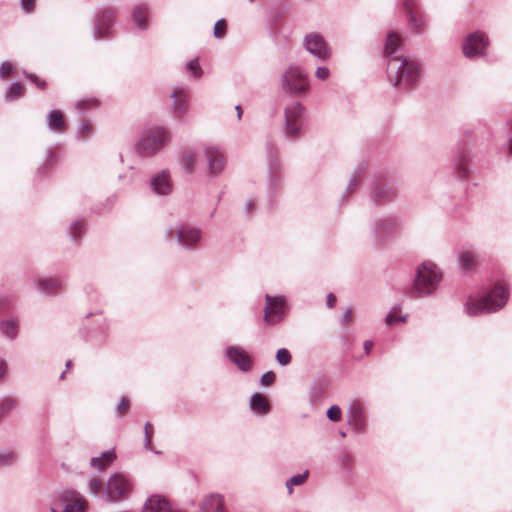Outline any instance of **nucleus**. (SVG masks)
Masks as SVG:
<instances>
[{"label":"nucleus","instance_id":"nucleus-59","mask_svg":"<svg viewBox=\"0 0 512 512\" xmlns=\"http://www.w3.org/2000/svg\"><path fill=\"white\" fill-rule=\"evenodd\" d=\"M78 128H83V129L92 128V124L88 120H82L79 123V127Z\"/></svg>","mask_w":512,"mask_h":512},{"label":"nucleus","instance_id":"nucleus-24","mask_svg":"<svg viewBox=\"0 0 512 512\" xmlns=\"http://www.w3.org/2000/svg\"><path fill=\"white\" fill-rule=\"evenodd\" d=\"M249 405L251 410L259 415H266L270 410V404L267 398L259 392L251 396Z\"/></svg>","mask_w":512,"mask_h":512},{"label":"nucleus","instance_id":"nucleus-39","mask_svg":"<svg viewBox=\"0 0 512 512\" xmlns=\"http://www.w3.org/2000/svg\"><path fill=\"white\" fill-rule=\"evenodd\" d=\"M291 354L288 349L281 348L276 353V360L281 366H286L291 362Z\"/></svg>","mask_w":512,"mask_h":512},{"label":"nucleus","instance_id":"nucleus-37","mask_svg":"<svg viewBox=\"0 0 512 512\" xmlns=\"http://www.w3.org/2000/svg\"><path fill=\"white\" fill-rule=\"evenodd\" d=\"M227 23L225 19H219L214 24L213 35L217 39H222L226 35Z\"/></svg>","mask_w":512,"mask_h":512},{"label":"nucleus","instance_id":"nucleus-19","mask_svg":"<svg viewBox=\"0 0 512 512\" xmlns=\"http://www.w3.org/2000/svg\"><path fill=\"white\" fill-rule=\"evenodd\" d=\"M173 100V111L181 115L187 111L190 102L189 90L183 86H176L170 95Z\"/></svg>","mask_w":512,"mask_h":512},{"label":"nucleus","instance_id":"nucleus-43","mask_svg":"<svg viewBox=\"0 0 512 512\" xmlns=\"http://www.w3.org/2000/svg\"><path fill=\"white\" fill-rule=\"evenodd\" d=\"M342 411L341 408L337 405H332L327 411V417L329 420L333 422H338L341 420Z\"/></svg>","mask_w":512,"mask_h":512},{"label":"nucleus","instance_id":"nucleus-12","mask_svg":"<svg viewBox=\"0 0 512 512\" xmlns=\"http://www.w3.org/2000/svg\"><path fill=\"white\" fill-rule=\"evenodd\" d=\"M167 236L176 237L185 248H193L201 238V230L188 224H178L167 230Z\"/></svg>","mask_w":512,"mask_h":512},{"label":"nucleus","instance_id":"nucleus-61","mask_svg":"<svg viewBox=\"0 0 512 512\" xmlns=\"http://www.w3.org/2000/svg\"><path fill=\"white\" fill-rule=\"evenodd\" d=\"M90 131H91V130H85V129L80 130V131L78 132V134H77V138H79V139L83 138V137H84V134H85L86 132H90Z\"/></svg>","mask_w":512,"mask_h":512},{"label":"nucleus","instance_id":"nucleus-10","mask_svg":"<svg viewBox=\"0 0 512 512\" xmlns=\"http://www.w3.org/2000/svg\"><path fill=\"white\" fill-rule=\"evenodd\" d=\"M402 10L404 11L410 28L417 34L425 31L427 26V16L419 7L418 0H403Z\"/></svg>","mask_w":512,"mask_h":512},{"label":"nucleus","instance_id":"nucleus-25","mask_svg":"<svg viewBox=\"0 0 512 512\" xmlns=\"http://www.w3.org/2000/svg\"><path fill=\"white\" fill-rule=\"evenodd\" d=\"M148 6L146 4H137L132 12V19L140 30L148 29Z\"/></svg>","mask_w":512,"mask_h":512},{"label":"nucleus","instance_id":"nucleus-23","mask_svg":"<svg viewBox=\"0 0 512 512\" xmlns=\"http://www.w3.org/2000/svg\"><path fill=\"white\" fill-rule=\"evenodd\" d=\"M181 168L188 174L194 172L197 166V154L192 149H184L179 156Z\"/></svg>","mask_w":512,"mask_h":512},{"label":"nucleus","instance_id":"nucleus-4","mask_svg":"<svg viewBox=\"0 0 512 512\" xmlns=\"http://www.w3.org/2000/svg\"><path fill=\"white\" fill-rule=\"evenodd\" d=\"M441 279L439 268L432 262H424L417 269L415 290L420 295H430L437 289Z\"/></svg>","mask_w":512,"mask_h":512},{"label":"nucleus","instance_id":"nucleus-26","mask_svg":"<svg viewBox=\"0 0 512 512\" xmlns=\"http://www.w3.org/2000/svg\"><path fill=\"white\" fill-rule=\"evenodd\" d=\"M41 293H51L62 288L63 283L58 278H39L35 281Z\"/></svg>","mask_w":512,"mask_h":512},{"label":"nucleus","instance_id":"nucleus-1","mask_svg":"<svg viewBox=\"0 0 512 512\" xmlns=\"http://www.w3.org/2000/svg\"><path fill=\"white\" fill-rule=\"evenodd\" d=\"M400 48V36L395 32L388 33L384 53L389 81L399 90L411 91L418 86L421 76L420 66L416 61L398 54Z\"/></svg>","mask_w":512,"mask_h":512},{"label":"nucleus","instance_id":"nucleus-36","mask_svg":"<svg viewBox=\"0 0 512 512\" xmlns=\"http://www.w3.org/2000/svg\"><path fill=\"white\" fill-rule=\"evenodd\" d=\"M16 459L14 451L9 449H0V467L11 465Z\"/></svg>","mask_w":512,"mask_h":512},{"label":"nucleus","instance_id":"nucleus-51","mask_svg":"<svg viewBox=\"0 0 512 512\" xmlns=\"http://www.w3.org/2000/svg\"><path fill=\"white\" fill-rule=\"evenodd\" d=\"M352 320V311L350 308H346L341 316V323H349Z\"/></svg>","mask_w":512,"mask_h":512},{"label":"nucleus","instance_id":"nucleus-62","mask_svg":"<svg viewBox=\"0 0 512 512\" xmlns=\"http://www.w3.org/2000/svg\"><path fill=\"white\" fill-rule=\"evenodd\" d=\"M235 109H236V111H237L238 118H240V117H241V115H242V109H241L240 105H237V106L235 107Z\"/></svg>","mask_w":512,"mask_h":512},{"label":"nucleus","instance_id":"nucleus-16","mask_svg":"<svg viewBox=\"0 0 512 512\" xmlns=\"http://www.w3.org/2000/svg\"><path fill=\"white\" fill-rule=\"evenodd\" d=\"M197 512H228L224 496L218 493L204 495L199 501Z\"/></svg>","mask_w":512,"mask_h":512},{"label":"nucleus","instance_id":"nucleus-63","mask_svg":"<svg viewBox=\"0 0 512 512\" xmlns=\"http://www.w3.org/2000/svg\"><path fill=\"white\" fill-rule=\"evenodd\" d=\"M71 365H72V361H71V360H68V361L66 362V368H67V369H69V368L71 367Z\"/></svg>","mask_w":512,"mask_h":512},{"label":"nucleus","instance_id":"nucleus-49","mask_svg":"<svg viewBox=\"0 0 512 512\" xmlns=\"http://www.w3.org/2000/svg\"><path fill=\"white\" fill-rule=\"evenodd\" d=\"M21 7L26 13H31L35 9V0H21Z\"/></svg>","mask_w":512,"mask_h":512},{"label":"nucleus","instance_id":"nucleus-21","mask_svg":"<svg viewBox=\"0 0 512 512\" xmlns=\"http://www.w3.org/2000/svg\"><path fill=\"white\" fill-rule=\"evenodd\" d=\"M65 500H71L73 503L64 505L63 512H85V499L79 493L70 491L63 494Z\"/></svg>","mask_w":512,"mask_h":512},{"label":"nucleus","instance_id":"nucleus-48","mask_svg":"<svg viewBox=\"0 0 512 512\" xmlns=\"http://www.w3.org/2000/svg\"><path fill=\"white\" fill-rule=\"evenodd\" d=\"M26 77L33 82L38 88L44 89L46 87V82L38 78L37 75L29 73L26 74Z\"/></svg>","mask_w":512,"mask_h":512},{"label":"nucleus","instance_id":"nucleus-55","mask_svg":"<svg viewBox=\"0 0 512 512\" xmlns=\"http://www.w3.org/2000/svg\"><path fill=\"white\" fill-rule=\"evenodd\" d=\"M153 433V427L150 422H147L144 427V434L145 436H152Z\"/></svg>","mask_w":512,"mask_h":512},{"label":"nucleus","instance_id":"nucleus-31","mask_svg":"<svg viewBox=\"0 0 512 512\" xmlns=\"http://www.w3.org/2000/svg\"><path fill=\"white\" fill-rule=\"evenodd\" d=\"M365 169H366L365 165H359L354 170V172L352 173V175L349 179L348 185H347V189H346L347 192H352L357 187L360 179L364 175Z\"/></svg>","mask_w":512,"mask_h":512},{"label":"nucleus","instance_id":"nucleus-33","mask_svg":"<svg viewBox=\"0 0 512 512\" xmlns=\"http://www.w3.org/2000/svg\"><path fill=\"white\" fill-rule=\"evenodd\" d=\"M455 169L460 178H466L468 176V156L461 155L455 159Z\"/></svg>","mask_w":512,"mask_h":512},{"label":"nucleus","instance_id":"nucleus-27","mask_svg":"<svg viewBox=\"0 0 512 512\" xmlns=\"http://www.w3.org/2000/svg\"><path fill=\"white\" fill-rule=\"evenodd\" d=\"M19 322L16 318L6 319L0 322V331L2 335L10 340L17 337Z\"/></svg>","mask_w":512,"mask_h":512},{"label":"nucleus","instance_id":"nucleus-18","mask_svg":"<svg viewBox=\"0 0 512 512\" xmlns=\"http://www.w3.org/2000/svg\"><path fill=\"white\" fill-rule=\"evenodd\" d=\"M347 422L356 432H364L366 429V416L363 407L358 402H353L347 411Z\"/></svg>","mask_w":512,"mask_h":512},{"label":"nucleus","instance_id":"nucleus-47","mask_svg":"<svg viewBox=\"0 0 512 512\" xmlns=\"http://www.w3.org/2000/svg\"><path fill=\"white\" fill-rule=\"evenodd\" d=\"M330 75V71L327 67L320 66L315 71V76L319 80H326Z\"/></svg>","mask_w":512,"mask_h":512},{"label":"nucleus","instance_id":"nucleus-7","mask_svg":"<svg viewBox=\"0 0 512 512\" xmlns=\"http://www.w3.org/2000/svg\"><path fill=\"white\" fill-rule=\"evenodd\" d=\"M489 43V38L485 32L469 33L462 42L463 55L468 59L485 56Z\"/></svg>","mask_w":512,"mask_h":512},{"label":"nucleus","instance_id":"nucleus-11","mask_svg":"<svg viewBox=\"0 0 512 512\" xmlns=\"http://www.w3.org/2000/svg\"><path fill=\"white\" fill-rule=\"evenodd\" d=\"M402 231L401 221L396 217H386L377 221L373 227L375 239L385 242L398 237Z\"/></svg>","mask_w":512,"mask_h":512},{"label":"nucleus","instance_id":"nucleus-2","mask_svg":"<svg viewBox=\"0 0 512 512\" xmlns=\"http://www.w3.org/2000/svg\"><path fill=\"white\" fill-rule=\"evenodd\" d=\"M508 291L505 286L497 285L481 298L469 297L465 311L470 316L492 313L505 306Z\"/></svg>","mask_w":512,"mask_h":512},{"label":"nucleus","instance_id":"nucleus-44","mask_svg":"<svg viewBox=\"0 0 512 512\" xmlns=\"http://www.w3.org/2000/svg\"><path fill=\"white\" fill-rule=\"evenodd\" d=\"M406 316H399L396 314V308H394L392 311H390L386 317L385 322L387 325H392L396 322H405Z\"/></svg>","mask_w":512,"mask_h":512},{"label":"nucleus","instance_id":"nucleus-29","mask_svg":"<svg viewBox=\"0 0 512 512\" xmlns=\"http://www.w3.org/2000/svg\"><path fill=\"white\" fill-rule=\"evenodd\" d=\"M459 264L465 271L474 269L477 265V254L471 250L462 251L459 255Z\"/></svg>","mask_w":512,"mask_h":512},{"label":"nucleus","instance_id":"nucleus-35","mask_svg":"<svg viewBox=\"0 0 512 512\" xmlns=\"http://www.w3.org/2000/svg\"><path fill=\"white\" fill-rule=\"evenodd\" d=\"M98 106V101L95 98H87L79 100L75 107L79 113H85L87 110L94 109Z\"/></svg>","mask_w":512,"mask_h":512},{"label":"nucleus","instance_id":"nucleus-17","mask_svg":"<svg viewBox=\"0 0 512 512\" xmlns=\"http://www.w3.org/2000/svg\"><path fill=\"white\" fill-rule=\"evenodd\" d=\"M226 356L242 372H248L252 367V359L248 353L240 347L230 346L226 349Z\"/></svg>","mask_w":512,"mask_h":512},{"label":"nucleus","instance_id":"nucleus-34","mask_svg":"<svg viewBox=\"0 0 512 512\" xmlns=\"http://www.w3.org/2000/svg\"><path fill=\"white\" fill-rule=\"evenodd\" d=\"M24 91V86L19 82L12 83L5 93L7 100H15L19 98Z\"/></svg>","mask_w":512,"mask_h":512},{"label":"nucleus","instance_id":"nucleus-9","mask_svg":"<svg viewBox=\"0 0 512 512\" xmlns=\"http://www.w3.org/2000/svg\"><path fill=\"white\" fill-rule=\"evenodd\" d=\"M266 304L264 308V321L268 325H275L280 323L286 316L288 306L283 296H270L265 297Z\"/></svg>","mask_w":512,"mask_h":512},{"label":"nucleus","instance_id":"nucleus-13","mask_svg":"<svg viewBox=\"0 0 512 512\" xmlns=\"http://www.w3.org/2000/svg\"><path fill=\"white\" fill-rule=\"evenodd\" d=\"M304 48L319 60H327L331 56V49L325 38L317 32L304 37Z\"/></svg>","mask_w":512,"mask_h":512},{"label":"nucleus","instance_id":"nucleus-53","mask_svg":"<svg viewBox=\"0 0 512 512\" xmlns=\"http://www.w3.org/2000/svg\"><path fill=\"white\" fill-rule=\"evenodd\" d=\"M336 303V297L334 294L330 293L327 295L326 304L329 308H333Z\"/></svg>","mask_w":512,"mask_h":512},{"label":"nucleus","instance_id":"nucleus-57","mask_svg":"<svg viewBox=\"0 0 512 512\" xmlns=\"http://www.w3.org/2000/svg\"><path fill=\"white\" fill-rule=\"evenodd\" d=\"M299 130L293 129V130H287L286 137L289 139L295 138L298 135Z\"/></svg>","mask_w":512,"mask_h":512},{"label":"nucleus","instance_id":"nucleus-60","mask_svg":"<svg viewBox=\"0 0 512 512\" xmlns=\"http://www.w3.org/2000/svg\"><path fill=\"white\" fill-rule=\"evenodd\" d=\"M9 303L8 298H0V308L9 306Z\"/></svg>","mask_w":512,"mask_h":512},{"label":"nucleus","instance_id":"nucleus-45","mask_svg":"<svg viewBox=\"0 0 512 512\" xmlns=\"http://www.w3.org/2000/svg\"><path fill=\"white\" fill-rule=\"evenodd\" d=\"M14 67L10 62H3L0 65V77L6 78L13 73Z\"/></svg>","mask_w":512,"mask_h":512},{"label":"nucleus","instance_id":"nucleus-3","mask_svg":"<svg viewBox=\"0 0 512 512\" xmlns=\"http://www.w3.org/2000/svg\"><path fill=\"white\" fill-rule=\"evenodd\" d=\"M281 88L285 93L296 97L305 96L310 90L307 72L300 66L291 65L281 75Z\"/></svg>","mask_w":512,"mask_h":512},{"label":"nucleus","instance_id":"nucleus-42","mask_svg":"<svg viewBox=\"0 0 512 512\" xmlns=\"http://www.w3.org/2000/svg\"><path fill=\"white\" fill-rule=\"evenodd\" d=\"M84 227H85V224L81 220H77L72 223V225L70 227V235L74 241L78 240V235H80L82 233V231L84 230Z\"/></svg>","mask_w":512,"mask_h":512},{"label":"nucleus","instance_id":"nucleus-5","mask_svg":"<svg viewBox=\"0 0 512 512\" xmlns=\"http://www.w3.org/2000/svg\"><path fill=\"white\" fill-rule=\"evenodd\" d=\"M167 130H145L136 144V150L141 156H152L169 142Z\"/></svg>","mask_w":512,"mask_h":512},{"label":"nucleus","instance_id":"nucleus-6","mask_svg":"<svg viewBox=\"0 0 512 512\" xmlns=\"http://www.w3.org/2000/svg\"><path fill=\"white\" fill-rule=\"evenodd\" d=\"M116 16L117 10L111 6H103L97 9L92 29L94 40L104 39L111 34Z\"/></svg>","mask_w":512,"mask_h":512},{"label":"nucleus","instance_id":"nucleus-56","mask_svg":"<svg viewBox=\"0 0 512 512\" xmlns=\"http://www.w3.org/2000/svg\"><path fill=\"white\" fill-rule=\"evenodd\" d=\"M244 208H245V211H246L247 213H250V212L253 210V208H254V201H253V200H251V199H250V200H248V201L245 203Z\"/></svg>","mask_w":512,"mask_h":512},{"label":"nucleus","instance_id":"nucleus-20","mask_svg":"<svg viewBox=\"0 0 512 512\" xmlns=\"http://www.w3.org/2000/svg\"><path fill=\"white\" fill-rule=\"evenodd\" d=\"M151 187L153 191L159 195H167L172 190V185L170 183V174L168 171H162L157 174L151 180Z\"/></svg>","mask_w":512,"mask_h":512},{"label":"nucleus","instance_id":"nucleus-14","mask_svg":"<svg viewBox=\"0 0 512 512\" xmlns=\"http://www.w3.org/2000/svg\"><path fill=\"white\" fill-rule=\"evenodd\" d=\"M204 155L207 162V169L211 176L219 175L226 164L224 152L221 147L208 144L204 147Z\"/></svg>","mask_w":512,"mask_h":512},{"label":"nucleus","instance_id":"nucleus-8","mask_svg":"<svg viewBox=\"0 0 512 512\" xmlns=\"http://www.w3.org/2000/svg\"><path fill=\"white\" fill-rule=\"evenodd\" d=\"M131 482L121 473H114L107 481L105 499L107 502H116L125 498L131 491Z\"/></svg>","mask_w":512,"mask_h":512},{"label":"nucleus","instance_id":"nucleus-32","mask_svg":"<svg viewBox=\"0 0 512 512\" xmlns=\"http://www.w3.org/2000/svg\"><path fill=\"white\" fill-rule=\"evenodd\" d=\"M308 475H309V472H308V470H306L301 474H297V475H294L291 478H289L286 481V487H287L288 493L291 494L293 492L294 486H299V485L304 484L308 478Z\"/></svg>","mask_w":512,"mask_h":512},{"label":"nucleus","instance_id":"nucleus-50","mask_svg":"<svg viewBox=\"0 0 512 512\" xmlns=\"http://www.w3.org/2000/svg\"><path fill=\"white\" fill-rule=\"evenodd\" d=\"M129 404H130V401L128 398H126V397L121 398L116 407V412L121 413L122 411H125L129 407Z\"/></svg>","mask_w":512,"mask_h":512},{"label":"nucleus","instance_id":"nucleus-64","mask_svg":"<svg viewBox=\"0 0 512 512\" xmlns=\"http://www.w3.org/2000/svg\"><path fill=\"white\" fill-rule=\"evenodd\" d=\"M509 149H510V153L512 154V138L510 139Z\"/></svg>","mask_w":512,"mask_h":512},{"label":"nucleus","instance_id":"nucleus-38","mask_svg":"<svg viewBox=\"0 0 512 512\" xmlns=\"http://www.w3.org/2000/svg\"><path fill=\"white\" fill-rule=\"evenodd\" d=\"M186 70L188 72H191V74L194 78H200L203 74V71L199 65V61L197 58H194V59L190 60L189 62H187Z\"/></svg>","mask_w":512,"mask_h":512},{"label":"nucleus","instance_id":"nucleus-52","mask_svg":"<svg viewBox=\"0 0 512 512\" xmlns=\"http://www.w3.org/2000/svg\"><path fill=\"white\" fill-rule=\"evenodd\" d=\"M7 372V363L4 359L0 358V381L5 377Z\"/></svg>","mask_w":512,"mask_h":512},{"label":"nucleus","instance_id":"nucleus-30","mask_svg":"<svg viewBox=\"0 0 512 512\" xmlns=\"http://www.w3.org/2000/svg\"><path fill=\"white\" fill-rule=\"evenodd\" d=\"M47 125L49 128H65L63 113L54 109L47 115Z\"/></svg>","mask_w":512,"mask_h":512},{"label":"nucleus","instance_id":"nucleus-22","mask_svg":"<svg viewBox=\"0 0 512 512\" xmlns=\"http://www.w3.org/2000/svg\"><path fill=\"white\" fill-rule=\"evenodd\" d=\"M395 194V187L389 184H378L374 186L371 191V197L374 202L391 200Z\"/></svg>","mask_w":512,"mask_h":512},{"label":"nucleus","instance_id":"nucleus-41","mask_svg":"<svg viewBox=\"0 0 512 512\" xmlns=\"http://www.w3.org/2000/svg\"><path fill=\"white\" fill-rule=\"evenodd\" d=\"M88 490L94 496L100 495L102 491V482L99 478L93 477L88 482Z\"/></svg>","mask_w":512,"mask_h":512},{"label":"nucleus","instance_id":"nucleus-54","mask_svg":"<svg viewBox=\"0 0 512 512\" xmlns=\"http://www.w3.org/2000/svg\"><path fill=\"white\" fill-rule=\"evenodd\" d=\"M373 345H374L373 341H371V340H366L364 342L363 346H364V350H365L366 354H369L371 352Z\"/></svg>","mask_w":512,"mask_h":512},{"label":"nucleus","instance_id":"nucleus-58","mask_svg":"<svg viewBox=\"0 0 512 512\" xmlns=\"http://www.w3.org/2000/svg\"><path fill=\"white\" fill-rule=\"evenodd\" d=\"M144 447L146 450H152L151 449V436H145L144 438Z\"/></svg>","mask_w":512,"mask_h":512},{"label":"nucleus","instance_id":"nucleus-15","mask_svg":"<svg viewBox=\"0 0 512 512\" xmlns=\"http://www.w3.org/2000/svg\"><path fill=\"white\" fill-rule=\"evenodd\" d=\"M285 128H301L307 124L306 108L300 102H293L285 107Z\"/></svg>","mask_w":512,"mask_h":512},{"label":"nucleus","instance_id":"nucleus-46","mask_svg":"<svg viewBox=\"0 0 512 512\" xmlns=\"http://www.w3.org/2000/svg\"><path fill=\"white\" fill-rule=\"evenodd\" d=\"M275 380V374L273 371H267L260 377V384L262 386H268Z\"/></svg>","mask_w":512,"mask_h":512},{"label":"nucleus","instance_id":"nucleus-40","mask_svg":"<svg viewBox=\"0 0 512 512\" xmlns=\"http://www.w3.org/2000/svg\"><path fill=\"white\" fill-rule=\"evenodd\" d=\"M16 401L12 398L6 397L0 400V418L7 412L14 409Z\"/></svg>","mask_w":512,"mask_h":512},{"label":"nucleus","instance_id":"nucleus-28","mask_svg":"<svg viewBox=\"0 0 512 512\" xmlns=\"http://www.w3.org/2000/svg\"><path fill=\"white\" fill-rule=\"evenodd\" d=\"M116 458L114 450L103 452L100 456L93 457L90 465L96 469H104L109 466Z\"/></svg>","mask_w":512,"mask_h":512}]
</instances>
